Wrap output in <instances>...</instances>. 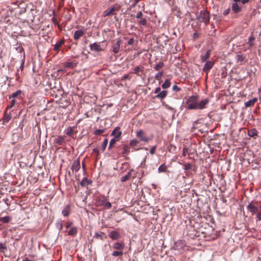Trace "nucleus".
Instances as JSON below:
<instances>
[{
    "label": "nucleus",
    "instance_id": "6e6d98bb",
    "mask_svg": "<svg viewBox=\"0 0 261 261\" xmlns=\"http://www.w3.org/2000/svg\"><path fill=\"white\" fill-rule=\"evenodd\" d=\"M160 92H161V88L160 87H157L156 88H155V89L154 90V93H156V94H159Z\"/></svg>",
    "mask_w": 261,
    "mask_h": 261
},
{
    "label": "nucleus",
    "instance_id": "0e129e2a",
    "mask_svg": "<svg viewBox=\"0 0 261 261\" xmlns=\"http://www.w3.org/2000/svg\"><path fill=\"white\" fill-rule=\"evenodd\" d=\"M23 261H31L28 257H25Z\"/></svg>",
    "mask_w": 261,
    "mask_h": 261
},
{
    "label": "nucleus",
    "instance_id": "13d9d810",
    "mask_svg": "<svg viewBox=\"0 0 261 261\" xmlns=\"http://www.w3.org/2000/svg\"><path fill=\"white\" fill-rule=\"evenodd\" d=\"M229 11H230V8H228V9H227L223 12V14L224 15H226L229 13Z\"/></svg>",
    "mask_w": 261,
    "mask_h": 261
},
{
    "label": "nucleus",
    "instance_id": "79ce46f5",
    "mask_svg": "<svg viewBox=\"0 0 261 261\" xmlns=\"http://www.w3.org/2000/svg\"><path fill=\"white\" fill-rule=\"evenodd\" d=\"M105 129H96L94 132V134L95 135H100L101 134L105 132Z\"/></svg>",
    "mask_w": 261,
    "mask_h": 261
},
{
    "label": "nucleus",
    "instance_id": "ddd939ff",
    "mask_svg": "<svg viewBox=\"0 0 261 261\" xmlns=\"http://www.w3.org/2000/svg\"><path fill=\"white\" fill-rule=\"evenodd\" d=\"M247 134L249 137H252L254 139H256L258 137V132L255 128L248 129Z\"/></svg>",
    "mask_w": 261,
    "mask_h": 261
},
{
    "label": "nucleus",
    "instance_id": "a878e982",
    "mask_svg": "<svg viewBox=\"0 0 261 261\" xmlns=\"http://www.w3.org/2000/svg\"><path fill=\"white\" fill-rule=\"evenodd\" d=\"M12 220L11 217L9 216H6L4 217H1L0 218V222L3 223H8L10 222V221Z\"/></svg>",
    "mask_w": 261,
    "mask_h": 261
},
{
    "label": "nucleus",
    "instance_id": "0eeeda50",
    "mask_svg": "<svg viewBox=\"0 0 261 261\" xmlns=\"http://www.w3.org/2000/svg\"><path fill=\"white\" fill-rule=\"evenodd\" d=\"M133 71L135 74L141 77H142L145 75L143 67L139 66H136L134 67Z\"/></svg>",
    "mask_w": 261,
    "mask_h": 261
},
{
    "label": "nucleus",
    "instance_id": "09e8293b",
    "mask_svg": "<svg viewBox=\"0 0 261 261\" xmlns=\"http://www.w3.org/2000/svg\"><path fill=\"white\" fill-rule=\"evenodd\" d=\"M156 149V146H154L152 147L150 150V153L151 154H154L155 152Z\"/></svg>",
    "mask_w": 261,
    "mask_h": 261
},
{
    "label": "nucleus",
    "instance_id": "2f4dec72",
    "mask_svg": "<svg viewBox=\"0 0 261 261\" xmlns=\"http://www.w3.org/2000/svg\"><path fill=\"white\" fill-rule=\"evenodd\" d=\"M171 85V83L169 80H165V82L162 84V87L163 89L168 88Z\"/></svg>",
    "mask_w": 261,
    "mask_h": 261
},
{
    "label": "nucleus",
    "instance_id": "bf43d9fd",
    "mask_svg": "<svg viewBox=\"0 0 261 261\" xmlns=\"http://www.w3.org/2000/svg\"><path fill=\"white\" fill-rule=\"evenodd\" d=\"M23 68H24V61H22L21 65L20 66V68L21 71H22V70L23 69Z\"/></svg>",
    "mask_w": 261,
    "mask_h": 261
},
{
    "label": "nucleus",
    "instance_id": "20e7f679",
    "mask_svg": "<svg viewBox=\"0 0 261 261\" xmlns=\"http://www.w3.org/2000/svg\"><path fill=\"white\" fill-rule=\"evenodd\" d=\"M121 8L120 4L116 3L110 8L107 9L103 12L104 16L116 15L117 12H118Z\"/></svg>",
    "mask_w": 261,
    "mask_h": 261
},
{
    "label": "nucleus",
    "instance_id": "39448f33",
    "mask_svg": "<svg viewBox=\"0 0 261 261\" xmlns=\"http://www.w3.org/2000/svg\"><path fill=\"white\" fill-rule=\"evenodd\" d=\"M210 18V15L209 12L204 10L201 11L197 16V19L199 22H204L206 25L208 23Z\"/></svg>",
    "mask_w": 261,
    "mask_h": 261
},
{
    "label": "nucleus",
    "instance_id": "680f3d73",
    "mask_svg": "<svg viewBox=\"0 0 261 261\" xmlns=\"http://www.w3.org/2000/svg\"><path fill=\"white\" fill-rule=\"evenodd\" d=\"M249 0H241V2L243 4H245L249 2Z\"/></svg>",
    "mask_w": 261,
    "mask_h": 261
},
{
    "label": "nucleus",
    "instance_id": "de8ad7c7",
    "mask_svg": "<svg viewBox=\"0 0 261 261\" xmlns=\"http://www.w3.org/2000/svg\"><path fill=\"white\" fill-rule=\"evenodd\" d=\"M88 181L87 178H84L81 182L80 185L82 187H84L86 186V185L87 184Z\"/></svg>",
    "mask_w": 261,
    "mask_h": 261
},
{
    "label": "nucleus",
    "instance_id": "4c0bfd02",
    "mask_svg": "<svg viewBox=\"0 0 261 261\" xmlns=\"http://www.w3.org/2000/svg\"><path fill=\"white\" fill-rule=\"evenodd\" d=\"M164 65V63L161 61L154 67V69L156 70H159L160 68H162Z\"/></svg>",
    "mask_w": 261,
    "mask_h": 261
},
{
    "label": "nucleus",
    "instance_id": "2eb2a0df",
    "mask_svg": "<svg viewBox=\"0 0 261 261\" xmlns=\"http://www.w3.org/2000/svg\"><path fill=\"white\" fill-rule=\"evenodd\" d=\"M90 48L91 50L96 51H100L102 50V48L99 43H94L90 45Z\"/></svg>",
    "mask_w": 261,
    "mask_h": 261
},
{
    "label": "nucleus",
    "instance_id": "9b49d317",
    "mask_svg": "<svg viewBox=\"0 0 261 261\" xmlns=\"http://www.w3.org/2000/svg\"><path fill=\"white\" fill-rule=\"evenodd\" d=\"M122 133L120 130V128L119 127H116L112 133V135L114 136V138H116L118 140H119L121 136Z\"/></svg>",
    "mask_w": 261,
    "mask_h": 261
},
{
    "label": "nucleus",
    "instance_id": "a211bd4d",
    "mask_svg": "<svg viewBox=\"0 0 261 261\" xmlns=\"http://www.w3.org/2000/svg\"><path fill=\"white\" fill-rule=\"evenodd\" d=\"M65 43L64 39H62L60 41L57 42L55 45L54 50L57 52H58L60 50V47Z\"/></svg>",
    "mask_w": 261,
    "mask_h": 261
},
{
    "label": "nucleus",
    "instance_id": "58836bf2",
    "mask_svg": "<svg viewBox=\"0 0 261 261\" xmlns=\"http://www.w3.org/2000/svg\"><path fill=\"white\" fill-rule=\"evenodd\" d=\"M123 255V252L120 251H115L112 253V255L113 256H120Z\"/></svg>",
    "mask_w": 261,
    "mask_h": 261
},
{
    "label": "nucleus",
    "instance_id": "f03ea898",
    "mask_svg": "<svg viewBox=\"0 0 261 261\" xmlns=\"http://www.w3.org/2000/svg\"><path fill=\"white\" fill-rule=\"evenodd\" d=\"M246 208L252 215H255L257 220H261V201L253 200L249 202Z\"/></svg>",
    "mask_w": 261,
    "mask_h": 261
},
{
    "label": "nucleus",
    "instance_id": "c756f323",
    "mask_svg": "<svg viewBox=\"0 0 261 261\" xmlns=\"http://www.w3.org/2000/svg\"><path fill=\"white\" fill-rule=\"evenodd\" d=\"M77 232V230L76 227H72L68 231V234L69 236H75Z\"/></svg>",
    "mask_w": 261,
    "mask_h": 261
},
{
    "label": "nucleus",
    "instance_id": "1a4fd4ad",
    "mask_svg": "<svg viewBox=\"0 0 261 261\" xmlns=\"http://www.w3.org/2000/svg\"><path fill=\"white\" fill-rule=\"evenodd\" d=\"M214 65V62L212 61H206L203 67V71L206 73H207L213 68Z\"/></svg>",
    "mask_w": 261,
    "mask_h": 261
},
{
    "label": "nucleus",
    "instance_id": "37998d69",
    "mask_svg": "<svg viewBox=\"0 0 261 261\" xmlns=\"http://www.w3.org/2000/svg\"><path fill=\"white\" fill-rule=\"evenodd\" d=\"M139 143V141L137 140L134 139L130 141L129 145L132 146H135Z\"/></svg>",
    "mask_w": 261,
    "mask_h": 261
},
{
    "label": "nucleus",
    "instance_id": "f3484780",
    "mask_svg": "<svg viewBox=\"0 0 261 261\" xmlns=\"http://www.w3.org/2000/svg\"><path fill=\"white\" fill-rule=\"evenodd\" d=\"M109 236L114 240L119 239L120 237L119 233L116 231H111L109 234Z\"/></svg>",
    "mask_w": 261,
    "mask_h": 261
},
{
    "label": "nucleus",
    "instance_id": "412c9836",
    "mask_svg": "<svg viewBox=\"0 0 261 261\" xmlns=\"http://www.w3.org/2000/svg\"><path fill=\"white\" fill-rule=\"evenodd\" d=\"M65 141V138L63 136H58L56 138L55 143L58 145H61L63 144Z\"/></svg>",
    "mask_w": 261,
    "mask_h": 261
},
{
    "label": "nucleus",
    "instance_id": "774afa93",
    "mask_svg": "<svg viewBox=\"0 0 261 261\" xmlns=\"http://www.w3.org/2000/svg\"><path fill=\"white\" fill-rule=\"evenodd\" d=\"M93 152H96L97 153H98V151L97 149H96V148H94L93 149Z\"/></svg>",
    "mask_w": 261,
    "mask_h": 261
},
{
    "label": "nucleus",
    "instance_id": "69168bd1",
    "mask_svg": "<svg viewBox=\"0 0 261 261\" xmlns=\"http://www.w3.org/2000/svg\"><path fill=\"white\" fill-rule=\"evenodd\" d=\"M139 2V0H135V4H134V6L136 5Z\"/></svg>",
    "mask_w": 261,
    "mask_h": 261
},
{
    "label": "nucleus",
    "instance_id": "393cba45",
    "mask_svg": "<svg viewBox=\"0 0 261 261\" xmlns=\"http://www.w3.org/2000/svg\"><path fill=\"white\" fill-rule=\"evenodd\" d=\"M132 171H133V170L132 169L129 171V172L126 175L122 177L121 178V181L123 182H125V181L128 180L131 176V172Z\"/></svg>",
    "mask_w": 261,
    "mask_h": 261
},
{
    "label": "nucleus",
    "instance_id": "5fc2aeb1",
    "mask_svg": "<svg viewBox=\"0 0 261 261\" xmlns=\"http://www.w3.org/2000/svg\"><path fill=\"white\" fill-rule=\"evenodd\" d=\"M187 152H188V149L186 147H184L182 150V155L185 156L186 155Z\"/></svg>",
    "mask_w": 261,
    "mask_h": 261
},
{
    "label": "nucleus",
    "instance_id": "a19ab883",
    "mask_svg": "<svg viewBox=\"0 0 261 261\" xmlns=\"http://www.w3.org/2000/svg\"><path fill=\"white\" fill-rule=\"evenodd\" d=\"M254 40V38L253 37V36H251L249 38L248 43H249L250 47H252L253 45Z\"/></svg>",
    "mask_w": 261,
    "mask_h": 261
},
{
    "label": "nucleus",
    "instance_id": "4468645a",
    "mask_svg": "<svg viewBox=\"0 0 261 261\" xmlns=\"http://www.w3.org/2000/svg\"><path fill=\"white\" fill-rule=\"evenodd\" d=\"M85 34V31L79 30L75 32L73 38L75 40H78L81 37H82Z\"/></svg>",
    "mask_w": 261,
    "mask_h": 261
},
{
    "label": "nucleus",
    "instance_id": "e2e57ef3",
    "mask_svg": "<svg viewBox=\"0 0 261 261\" xmlns=\"http://www.w3.org/2000/svg\"><path fill=\"white\" fill-rule=\"evenodd\" d=\"M123 78H124V79H127L128 78V75L125 74V75L124 76Z\"/></svg>",
    "mask_w": 261,
    "mask_h": 261
},
{
    "label": "nucleus",
    "instance_id": "8fccbe9b",
    "mask_svg": "<svg viewBox=\"0 0 261 261\" xmlns=\"http://www.w3.org/2000/svg\"><path fill=\"white\" fill-rule=\"evenodd\" d=\"M192 168V165L190 163H187L185 165L184 169L186 170H188L191 169Z\"/></svg>",
    "mask_w": 261,
    "mask_h": 261
},
{
    "label": "nucleus",
    "instance_id": "6ab92c4d",
    "mask_svg": "<svg viewBox=\"0 0 261 261\" xmlns=\"http://www.w3.org/2000/svg\"><path fill=\"white\" fill-rule=\"evenodd\" d=\"M167 95V91L166 90H163L160 92L158 94H157L155 97L156 98L160 99L161 100L165 98Z\"/></svg>",
    "mask_w": 261,
    "mask_h": 261
},
{
    "label": "nucleus",
    "instance_id": "c85d7f7f",
    "mask_svg": "<svg viewBox=\"0 0 261 261\" xmlns=\"http://www.w3.org/2000/svg\"><path fill=\"white\" fill-rule=\"evenodd\" d=\"M22 93V91L20 90H18L15 92L13 93L11 95H10L9 98L10 99L12 98H15L17 97L19 95H20Z\"/></svg>",
    "mask_w": 261,
    "mask_h": 261
},
{
    "label": "nucleus",
    "instance_id": "3c124183",
    "mask_svg": "<svg viewBox=\"0 0 261 261\" xmlns=\"http://www.w3.org/2000/svg\"><path fill=\"white\" fill-rule=\"evenodd\" d=\"M172 90L173 91H176V92H178V91H180V88L179 87H178L177 85H175L173 86L172 87Z\"/></svg>",
    "mask_w": 261,
    "mask_h": 261
},
{
    "label": "nucleus",
    "instance_id": "4d7b16f0",
    "mask_svg": "<svg viewBox=\"0 0 261 261\" xmlns=\"http://www.w3.org/2000/svg\"><path fill=\"white\" fill-rule=\"evenodd\" d=\"M51 20L55 25H57V24H58L59 23L55 17H54L53 18H52Z\"/></svg>",
    "mask_w": 261,
    "mask_h": 261
},
{
    "label": "nucleus",
    "instance_id": "f257e3e1",
    "mask_svg": "<svg viewBox=\"0 0 261 261\" xmlns=\"http://www.w3.org/2000/svg\"><path fill=\"white\" fill-rule=\"evenodd\" d=\"M209 101V99L206 98L198 102V97L192 95L186 100L185 107L188 110H202L205 108Z\"/></svg>",
    "mask_w": 261,
    "mask_h": 261
},
{
    "label": "nucleus",
    "instance_id": "aec40b11",
    "mask_svg": "<svg viewBox=\"0 0 261 261\" xmlns=\"http://www.w3.org/2000/svg\"><path fill=\"white\" fill-rule=\"evenodd\" d=\"M257 101V98L256 97L254 98L252 100H250L245 103V106L246 107H253L255 103Z\"/></svg>",
    "mask_w": 261,
    "mask_h": 261
},
{
    "label": "nucleus",
    "instance_id": "b1692460",
    "mask_svg": "<svg viewBox=\"0 0 261 261\" xmlns=\"http://www.w3.org/2000/svg\"><path fill=\"white\" fill-rule=\"evenodd\" d=\"M210 57V50H207L206 53L201 56V60L202 62L206 61Z\"/></svg>",
    "mask_w": 261,
    "mask_h": 261
},
{
    "label": "nucleus",
    "instance_id": "bb28decb",
    "mask_svg": "<svg viewBox=\"0 0 261 261\" xmlns=\"http://www.w3.org/2000/svg\"><path fill=\"white\" fill-rule=\"evenodd\" d=\"M7 250V248L5 244L0 243V252L3 253L6 257L7 256L5 254V251Z\"/></svg>",
    "mask_w": 261,
    "mask_h": 261
},
{
    "label": "nucleus",
    "instance_id": "c03bdc74",
    "mask_svg": "<svg viewBox=\"0 0 261 261\" xmlns=\"http://www.w3.org/2000/svg\"><path fill=\"white\" fill-rule=\"evenodd\" d=\"M108 140L107 139H105L102 143V148L103 150H105V149L108 145Z\"/></svg>",
    "mask_w": 261,
    "mask_h": 261
},
{
    "label": "nucleus",
    "instance_id": "c9c22d12",
    "mask_svg": "<svg viewBox=\"0 0 261 261\" xmlns=\"http://www.w3.org/2000/svg\"><path fill=\"white\" fill-rule=\"evenodd\" d=\"M73 128L71 127H68L66 130V134L71 136L73 133Z\"/></svg>",
    "mask_w": 261,
    "mask_h": 261
},
{
    "label": "nucleus",
    "instance_id": "49530a36",
    "mask_svg": "<svg viewBox=\"0 0 261 261\" xmlns=\"http://www.w3.org/2000/svg\"><path fill=\"white\" fill-rule=\"evenodd\" d=\"M139 23L142 25L145 26L147 24V20L145 18H142L139 21Z\"/></svg>",
    "mask_w": 261,
    "mask_h": 261
},
{
    "label": "nucleus",
    "instance_id": "864d4df0",
    "mask_svg": "<svg viewBox=\"0 0 261 261\" xmlns=\"http://www.w3.org/2000/svg\"><path fill=\"white\" fill-rule=\"evenodd\" d=\"M142 16H143V13H142V12L140 11L137 13V15H136V18L138 19L141 18Z\"/></svg>",
    "mask_w": 261,
    "mask_h": 261
},
{
    "label": "nucleus",
    "instance_id": "f8f14e48",
    "mask_svg": "<svg viewBox=\"0 0 261 261\" xmlns=\"http://www.w3.org/2000/svg\"><path fill=\"white\" fill-rule=\"evenodd\" d=\"M81 168L80 162L79 159L73 161L72 166L71 170L73 171L77 172L79 171Z\"/></svg>",
    "mask_w": 261,
    "mask_h": 261
},
{
    "label": "nucleus",
    "instance_id": "423d86ee",
    "mask_svg": "<svg viewBox=\"0 0 261 261\" xmlns=\"http://www.w3.org/2000/svg\"><path fill=\"white\" fill-rule=\"evenodd\" d=\"M136 136L141 141L147 142L149 140V138L146 135L143 130L141 129L138 131Z\"/></svg>",
    "mask_w": 261,
    "mask_h": 261
},
{
    "label": "nucleus",
    "instance_id": "4be33fe9",
    "mask_svg": "<svg viewBox=\"0 0 261 261\" xmlns=\"http://www.w3.org/2000/svg\"><path fill=\"white\" fill-rule=\"evenodd\" d=\"M232 10L234 13H238L241 11V7L237 3H233L232 5Z\"/></svg>",
    "mask_w": 261,
    "mask_h": 261
},
{
    "label": "nucleus",
    "instance_id": "72a5a7b5",
    "mask_svg": "<svg viewBox=\"0 0 261 261\" xmlns=\"http://www.w3.org/2000/svg\"><path fill=\"white\" fill-rule=\"evenodd\" d=\"M237 62H242L244 60L245 57L242 55H237L236 57Z\"/></svg>",
    "mask_w": 261,
    "mask_h": 261
},
{
    "label": "nucleus",
    "instance_id": "e433bc0d",
    "mask_svg": "<svg viewBox=\"0 0 261 261\" xmlns=\"http://www.w3.org/2000/svg\"><path fill=\"white\" fill-rule=\"evenodd\" d=\"M130 151V148L127 145H124L123 147V151L122 153L123 154H127Z\"/></svg>",
    "mask_w": 261,
    "mask_h": 261
},
{
    "label": "nucleus",
    "instance_id": "7ed1b4c3",
    "mask_svg": "<svg viewBox=\"0 0 261 261\" xmlns=\"http://www.w3.org/2000/svg\"><path fill=\"white\" fill-rule=\"evenodd\" d=\"M96 205L98 206H103L106 209H110L111 203L108 201V199L105 196H99L96 198Z\"/></svg>",
    "mask_w": 261,
    "mask_h": 261
},
{
    "label": "nucleus",
    "instance_id": "dca6fc26",
    "mask_svg": "<svg viewBox=\"0 0 261 261\" xmlns=\"http://www.w3.org/2000/svg\"><path fill=\"white\" fill-rule=\"evenodd\" d=\"M112 248L114 249L121 250L124 248V244L123 243L115 242L113 244Z\"/></svg>",
    "mask_w": 261,
    "mask_h": 261
},
{
    "label": "nucleus",
    "instance_id": "cd10ccee",
    "mask_svg": "<svg viewBox=\"0 0 261 261\" xmlns=\"http://www.w3.org/2000/svg\"><path fill=\"white\" fill-rule=\"evenodd\" d=\"M66 68H72L76 66V63L73 62H67L64 65Z\"/></svg>",
    "mask_w": 261,
    "mask_h": 261
},
{
    "label": "nucleus",
    "instance_id": "5701e85b",
    "mask_svg": "<svg viewBox=\"0 0 261 261\" xmlns=\"http://www.w3.org/2000/svg\"><path fill=\"white\" fill-rule=\"evenodd\" d=\"M70 212V207L69 205H66L62 210V214L64 216H68Z\"/></svg>",
    "mask_w": 261,
    "mask_h": 261
},
{
    "label": "nucleus",
    "instance_id": "9d476101",
    "mask_svg": "<svg viewBox=\"0 0 261 261\" xmlns=\"http://www.w3.org/2000/svg\"><path fill=\"white\" fill-rule=\"evenodd\" d=\"M121 42V40L120 39H118L115 43L113 44L112 51L114 53L117 54L119 52Z\"/></svg>",
    "mask_w": 261,
    "mask_h": 261
},
{
    "label": "nucleus",
    "instance_id": "473e14b6",
    "mask_svg": "<svg viewBox=\"0 0 261 261\" xmlns=\"http://www.w3.org/2000/svg\"><path fill=\"white\" fill-rule=\"evenodd\" d=\"M104 235V233L102 232H96L95 235L94 236V238L96 239H99L100 240H103V236Z\"/></svg>",
    "mask_w": 261,
    "mask_h": 261
},
{
    "label": "nucleus",
    "instance_id": "f704fd0d",
    "mask_svg": "<svg viewBox=\"0 0 261 261\" xmlns=\"http://www.w3.org/2000/svg\"><path fill=\"white\" fill-rule=\"evenodd\" d=\"M119 140H118L116 138H113V139H112L110 142V144H109V149H111L113 147V146L115 145V144L116 143V142L117 141H118Z\"/></svg>",
    "mask_w": 261,
    "mask_h": 261
},
{
    "label": "nucleus",
    "instance_id": "603ef678",
    "mask_svg": "<svg viewBox=\"0 0 261 261\" xmlns=\"http://www.w3.org/2000/svg\"><path fill=\"white\" fill-rule=\"evenodd\" d=\"M135 42V40L134 38H130L129 39L128 41V45H133Z\"/></svg>",
    "mask_w": 261,
    "mask_h": 261
},
{
    "label": "nucleus",
    "instance_id": "7c9ffc66",
    "mask_svg": "<svg viewBox=\"0 0 261 261\" xmlns=\"http://www.w3.org/2000/svg\"><path fill=\"white\" fill-rule=\"evenodd\" d=\"M167 170V166L165 165V164H162L160 165L158 168L159 172H166Z\"/></svg>",
    "mask_w": 261,
    "mask_h": 261
},
{
    "label": "nucleus",
    "instance_id": "6e6552de",
    "mask_svg": "<svg viewBox=\"0 0 261 261\" xmlns=\"http://www.w3.org/2000/svg\"><path fill=\"white\" fill-rule=\"evenodd\" d=\"M186 246V242L183 240H178L177 241L173 246V248L175 250H180L184 249V247Z\"/></svg>",
    "mask_w": 261,
    "mask_h": 261
},
{
    "label": "nucleus",
    "instance_id": "a18cd8bd",
    "mask_svg": "<svg viewBox=\"0 0 261 261\" xmlns=\"http://www.w3.org/2000/svg\"><path fill=\"white\" fill-rule=\"evenodd\" d=\"M15 103L16 100L13 98V99L11 101L10 105L7 106V109H11L15 106Z\"/></svg>",
    "mask_w": 261,
    "mask_h": 261
},
{
    "label": "nucleus",
    "instance_id": "ea45409f",
    "mask_svg": "<svg viewBox=\"0 0 261 261\" xmlns=\"http://www.w3.org/2000/svg\"><path fill=\"white\" fill-rule=\"evenodd\" d=\"M163 75V71H162L161 72H159L155 75V79L158 81H160L162 79Z\"/></svg>",
    "mask_w": 261,
    "mask_h": 261
},
{
    "label": "nucleus",
    "instance_id": "338daca9",
    "mask_svg": "<svg viewBox=\"0 0 261 261\" xmlns=\"http://www.w3.org/2000/svg\"><path fill=\"white\" fill-rule=\"evenodd\" d=\"M82 167L84 170H85V165H84V163H82Z\"/></svg>",
    "mask_w": 261,
    "mask_h": 261
},
{
    "label": "nucleus",
    "instance_id": "052dcab7",
    "mask_svg": "<svg viewBox=\"0 0 261 261\" xmlns=\"http://www.w3.org/2000/svg\"><path fill=\"white\" fill-rule=\"evenodd\" d=\"M198 34L197 33H194L193 34V37L194 39H197L198 38Z\"/></svg>",
    "mask_w": 261,
    "mask_h": 261
}]
</instances>
